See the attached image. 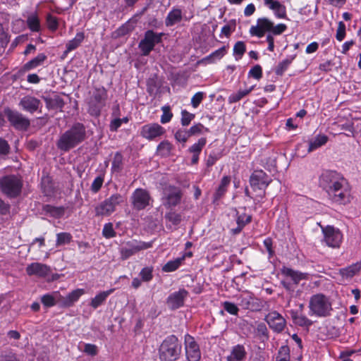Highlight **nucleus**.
Listing matches in <instances>:
<instances>
[{"mask_svg":"<svg viewBox=\"0 0 361 361\" xmlns=\"http://www.w3.org/2000/svg\"><path fill=\"white\" fill-rule=\"evenodd\" d=\"M320 186L334 202L345 204L351 200V187L348 181L335 171H326L319 178Z\"/></svg>","mask_w":361,"mask_h":361,"instance_id":"nucleus-1","label":"nucleus"},{"mask_svg":"<svg viewBox=\"0 0 361 361\" xmlns=\"http://www.w3.org/2000/svg\"><path fill=\"white\" fill-rule=\"evenodd\" d=\"M287 29V26L284 23H274L267 18H260L257 20V24L252 25L250 28V34L261 38L264 36L265 33H268L266 37L267 43H274V39L273 35H279L284 32Z\"/></svg>","mask_w":361,"mask_h":361,"instance_id":"nucleus-2","label":"nucleus"},{"mask_svg":"<svg viewBox=\"0 0 361 361\" xmlns=\"http://www.w3.org/2000/svg\"><path fill=\"white\" fill-rule=\"evenodd\" d=\"M85 138V126L82 123H78L61 135L58 140L57 146L61 150L66 152L81 143Z\"/></svg>","mask_w":361,"mask_h":361,"instance_id":"nucleus-3","label":"nucleus"},{"mask_svg":"<svg viewBox=\"0 0 361 361\" xmlns=\"http://www.w3.org/2000/svg\"><path fill=\"white\" fill-rule=\"evenodd\" d=\"M309 314L317 317H326L331 315L333 310L330 299L322 293L313 295L309 301Z\"/></svg>","mask_w":361,"mask_h":361,"instance_id":"nucleus-4","label":"nucleus"},{"mask_svg":"<svg viewBox=\"0 0 361 361\" xmlns=\"http://www.w3.org/2000/svg\"><path fill=\"white\" fill-rule=\"evenodd\" d=\"M182 346L174 335L167 336L159 348V357L161 361H176L181 353Z\"/></svg>","mask_w":361,"mask_h":361,"instance_id":"nucleus-5","label":"nucleus"},{"mask_svg":"<svg viewBox=\"0 0 361 361\" xmlns=\"http://www.w3.org/2000/svg\"><path fill=\"white\" fill-rule=\"evenodd\" d=\"M107 92L103 87L94 88L88 100V112L94 116H99L106 104Z\"/></svg>","mask_w":361,"mask_h":361,"instance_id":"nucleus-6","label":"nucleus"},{"mask_svg":"<svg viewBox=\"0 0 361 361\" xmlns=\"http://www.w3.org/2000/svg\"><path fill=\"white\" fill-rule=\"evenodd\" d=\"M22 187V180L18 176L8 175L0 179L1 190L8 197H15L19 195Z\"/></svg>","mask_w":361,"mask_h":361,"instance_id":"nucleus-7","label":"nucleus"},{"mask_svg":"<svg viewBox=\"0 0 361 361\" xmlns=\"http://www.w3.org/2000/svg\"><path fill=\"white\" fill-rule=\"evenodd\" d=\"M124 202V197L118 194L111 195L95 207V214L98 216H108L114 213L116 207Z\"/></svg>","mask_w":361,"mask_h":361,"instance_id":"nucleus-8","label":"nucleus"},{"mask_svg":"<svg viewBox=\"0 0 361 361\" xmlns=\"http://www.w3.org/2000/svg\"><path fill=\"white\" fill-rule=\"evenodd\" d=\"M152 242H143L135 239L128 240L123 243L120 248L121 258L123 260L128 259L131 256L136 255L140 251L152 247Z\"/></svg>","mask_w":361,"mask_h":361,"instance_id":"nucleus-9","label":"nucleus"},{"mask_svg":"<svg viewBox=\"0 0 361 361\" xmlns=\"http://www.w3.org/2000/svg\"><path fill=\"white\" fill-rule=\"evenodd\" d=\"M323 241L329 247L338 248L343 241V234L341 231L332 226H322Z\"/></svg>","mask_w":361,"mask_h":361,"instance_id":"nucleus-10","label":"nucleus"},{"mask_svg":"<svg viewBox=\"0 0 361 361\" xmlns=\"http://www.w3.org/2000/svg\"><path fill=\"white\" fill-rule=\"evenodd\" d=\"M271 181V179L262 170L255 171L250 178V183L253 190L261 191L259 195L261 198L264 196V190Z\"/></svg>","mask_w":361,"mask_h":361,"instance_id":"nucleus-11","label":"nucleus"},{"mask_svg":"<svg viewBox=\"0 0 361 361\" xmlns=\"http://www.w3.org/2000/svg\"><path fill=\"white\" fill-rule=\"evenodd\" d=\"M4 116L7 118L11 125L17 130H25L30 126V121L21 113L10 108L4 109Z\"/></svg>","mask_w":361,"mask_h":361,"instance_id":"nucleus-12","label":"nucleus"},{"mask_svg":"<svg viewBox=\"0 0 361 361\" xmlns=\"http://www.w3.org/2000/svg\"><path fill=\"white\" fill-rule=\"evenodd\" d=\"M184 347L186 358L188 361H200L201 351L195 338L187 334L184 336Z\"/></svg>","mask_w":361,"mask_h":361,"instance_id":"nucleus-13","label":"nucleus"},{"mask_svg":"<svg viewBox=\"0 0 361 361\" xmlns=\"http://www.w3.org/2000/svg\"><path fill=\"white\" fill-rule=\"evenodd\" d=\"M131 202L134 209L142 210L150 204L152 198L147 190L137 188L132 194Z\"/></svg>","mask_w":361,"mask_h":361,"instance_id":"nucleus-14","label":"nucleus"},{"mask_svg":"<svg viewBox=\"0 0 361 361\" xmlns=\"http://www.w3.org/2000/svg\"><path fill=\"white\" fill-rule=\"evenodd\" d=\"M161 34H158L152 30H148L145 32V37L139 44V48L142 54L147 56L154 49V46L160 42Z\"/></svg>","mask_w":361,"mask_h":361,"instance_id":"nucleus-15","label":"nucleus"},{"mask_svg":"<svg viewBox=\"0 0 361 361\" xmlns=\"http://www.w3.org/2000/svg\"><path fill=\"white\" fill-rule=\"evenodd\" d=\"M182 193L180 189L169 186L164 190L163 204L166 207H173L178 205L181 200Z\"/></svg>","mask_w":361,"mask_h":361,"instance_id":"nucleus-16","label":"nucleus"},{"mask_svg":"<svg viewBox=\"0 0 361 361\" xmlns=\"http://www.w3.org/2000/svg\"><path fill=\"white\" fill-rule=\"evenodd\" d=\"M239 305L243 308L252 311L260 310L262 307V302L259 299L255 298L251 293L246 292L242 293L239 298Z\"/></svg>","mask_w":361,"mask_h":361,"instance_id":"nucleus-17","label":"nucleus"},{"mask_svg":"<svg viewBox=\"0 0 361 361\" xmlns=\"http://www.w3.org/2000/svg\"><path fill=\"white\" fill-rule=\"evenodd\" d=\"M281 273L286 277L282 281V283L288 290L291 289L290 281H293L294 284H298L301 280L306 278L305 274L294 271L288 267H283L281 270Z\"/></svg>","mask_w":361,"mask_h":361,"instance_id":"nucleus-18","label":"nucleus"},{"mask_svg":"<svg viewBox=\"0 0 361 361\" xmlns=\"http://www.w3.org/2000/svg\"><path fill=\"white\" fill-rule=\"evenodd\" d=\"M165 133L164 128L158 123H149L142 127L140 135L149 140L155 139Z\"/></svg>","mask_w":361,"mask_h":361,"instance_id":"nucleus-19","label":"nucleus"},{"mask_svg":"<svg viewBox=\"0 0 361 361\" xmlns=\"http://www.w3.org/2000/svg\"><path fill=\"white\" fill-rule=\"evenodd\" d=\"M269 327L274 331L281 332L286 326V319L276 311L269 312L265 318Z\"/></svg>","mask_w":361,"mask_h":361,"instance_id":"nucleus-20","label":"nucleus"},{"mask_svg":"<svg viewBox=\"0 0 361 361\" xmlns=\"http://www.w3.org/2000/svg\"><path fill=\"white\" fill-rule=\"evenodd\" d=\"M19 106L23 111L33 114L41 109L42 102L39 99L33 96L26 95L20 99L19 102Z\"/></svg>","mask_w":361,"mask_h":361,"instance_id":"nucleus-21","label":"nucleus"},{"mask_svg":"<svg viewBox=\"0 0 361 361\" xmlns=\"http://www.w3.org/2000/svg\"><path fill=\"white\" fill-rule=\"evenodd\" d=\"M25 271L29 276L44 278L50 274L51 269L47 264L39 262H33L27 266Z\"/></svg>","mask_w":361,"mask_h":361,"instance_id":"nucleus-22","label":"nucleus"},{"mask_svg":"<svg viewBox=\"0 0 361 361\" xmlns=\"http://www.w3.org/2000/svg\"><path fill=\"white\" fill-rule=\"evenodd\" d=\"M188 291L185 289H180L169 295L167 298L166 303L168 307L171 310H176L184 304V300L188 296Z\"/></svg>","mask_w":361,"mask_h":361,"instance_id":"nucleus-23","label":"nucleus"},{"mask_svg":"<svg viewBox=\"0 0 361 361\" xmlns=\"http://www.w3.org/2000/svg\"><path fill=\"white\" fill-rule=\"evenodd\" d=\"M361 270V262L354 263L347 267L339 269L338 275L341 277V281H350L353 276L358 274Z\"/></svg>","mask_w":361,"mask_h":361,"instance_id":"nucleus-24","label":"nucleus"},{"mask_svg":"<svg viewBox=\"0 0 361 361\" xmlns=\"http://www.w3.org/2000/svg\"><path fill=\"white\" fill-rule=\"evenodd\" d=\"M264 5L274 11V16L279 19L286 18V8L276 0H264Z\"/></svg>","mask_w":361,"mask_h":361,"instance_id":"nucleus-25","label":"nucleus"},{"mask_svg":"<svg viewBox=\"0 0 361 361\" xmlns=\"http://www.w3.org/2000/svg\"><path fill=\"white\" fill-rule=\"evenodd\" d=\"M247 357V351L243 345L238 344L233 346L230 354L226 357L227 361H245Z\"/></svg>","mask_w":361,"mask_h":361,"instance_id":"nucleus-26","label":"nucleus"},{"mask_svg":"<svg viewBox=\"0 0 361 361\" xmlns=\"http://www.w3.org/2000/svg\"><path fill=\"white\" fill-rule=\"evenodd\" d=\"M85 293V290L82 288H77L73 290L66 297L62 298L61 305L63 307H71Z\"/></svg>","mask_w":361,"mask_h":361,"instance_id":"nucleus-27","label":"nucleus"},{"mask_svg":"<svg viewBox=\"0 0 361 361\" xmlns=\"http://www.w3.org/2000/svg\"><path fill=\"white\" fill-rule=\"evenodd\" d=\"M329 140L327 135L324 134H318L309 141L307 152H311L325 145Z\"/></svg>","mask_w":361,"mask_h":361,"instance_id":"nucleus-28","label":"nucleus"},{"mask_svg":"<svg viewBox=\"0 0 361 361\" xmlns=\"http://www.w3.org/2000/svg\"><path fill=\"white\" fill-rule=\"evenodd\" d=\"M114 291V289H109L106 291H102L97 293L90 301V306L93 309H97L102 305L107 299V298Z\"/></svg>","mask_w":361,"mask_h":361,"instance_id":"nucleus-29","label":"nucleus"},{"mask_svg":"<svg viewBox=\"0 0 361 361\" xmlns=\"http://www.w3.org/2000/svg\"><path fill=\"white\" fill-rule=\"evenodd\" d=\"M59 292L55 291L52 293L44 294L41 297V302L46 307H51L54 306L59 298H61Z\"/></svg>","mask_w":361,"mask_h":361,"instance_id":"nucleus-30","label":"nucleus"},{"mask_svg":"<svg viewBox=\"0 0 361 361\" xmlns=\"http://www.w3.org/2000/svg\"><path fill=\"white\" fill-rule=\"evenodd\" d=\"M44 101L48 109H62L64 106V102L63 99L59 95H53L51 97H45Z\"/></svg>","mask_w":361,"mask_h":361,"instance_id":"nucleus-31","label":"nucleus"},{"mask_svg":"<svg viewBox=\"0 0 361 361\" xmlns=\"http://www.w3.org/2000/svg\"><path fill=\"white\" fill-rule=\"evenodd\" d=\"M182 20V12L181 10L178 8L172 9L169 14L165 20V23L166 26H172Z\"/></svg>","mask_w":361,"mask_h":361,"instance_id":"nucleus-32","label":"nucleus"},{"mask_svg":"<svg viewBox=\"0 0 361 361\" xmlns=\"http://www.w3.org/2000/svg\"><path fill=\"white\" fill-rule=\"evenodd\" d=\"M242 212L238 211L236 213L238 224V232H240L243 227L252 220V216L245 213V209H243Z\"/></svg>","mask_w":361,"mask_h":361,"instance_id":"nucleus-33","label":"nucleus"},{"mask_svg":"<svg viewBox=\"0 0 361 361\" xmlns=\"http://www.w3.org/2000/svg\"><path fill=\"white\" fill-rule=\"evenodd\" d=\"M46 59L47 56L44 54H39L35 58L27 62L24 65L23 69L25 71L32 70L42 65Z\"/></svg>","mask_w":361,"mask_h":361,"instance_id":"nucleus-34","label":"nucleus"},{"mask_svg":"<svg viewBox=\"0 0 361 361\" xmlns=\"http://www.w3.org/2000/svg\"><path fill=\"white\" fill-rule=\"evenodd\" d=\"M27 25L32 32H39L41 30V25L38 16L36 13H32L27 18Z\"/></svg>","mask_w":361,"mask_h":361,"instance_id":"nucleus-35","label":"nucleus"},{"mask_svg":"<svg viewBox=\"0 0 361 361\" xmlns=\"http://www.w3.org/2000/svg\"><path fill=\"white\" fill-rule=\"evenodd\" d=\"M230 183H231V177L230 176H225L222 178L220 185L218 187V188L214 194L215 200H218V199L221 198L225 194Z\"/></svg>","mask_w":361,"mask_h":361,"instance_id":"nucleus-36","label":"nucleus"},{"mask_svg":"<svg viewBox=\"0 0 361 361\" xmlns=\"http://www.w3.org/2000/svg\"><path fill=\"white\" fill-rule=\"evenodd\" d=\"M254 90V86L250 87L246 90H240L236 92L231 94L228 97L229 103H235L240 101L241 99L249 94Z\"/></svg>","mask_w":361,"mask_h":361,"instance_id":"nucleus-37","label":"nucleus"},{"mask_svg":"<svg viewBox=\"0 0 361 361\" xmlns=\"http://www.w3.org/2000/svg\"><path fill=\"white\" fill-rule=\"evenodd\" d=\"M183 263V258H176L173 260L169 261L162 267V271L164 272H172L177 270Z\"/></svg>","mask_w":361,"mask_h":361,"instance_id":"nucleus-38","label":"nucleus"},{"mask_svg":"<svg viewBox=\"0 0 361 361\" xmlns=\"http://www.w3.org/2000/svg\"><path fill=\"white\" fill-rule=\"evenodd\" d=\"M84 38L85 35L83 32H78L75 37L73 39L68 41V42L66 44L67 51H71L75 49L82 43Z\"/></svg>","mask_w":361,"mask_h":361,"instance_id":"nucleus-39","label":"nucleus"},{"mask_svg":"<svg viewBox=\"0 0 361 361\" xmlns=\"http://www.w3.org/2000/svg\"><path fill=\"white\" fill-rule=\"evenodd\" d=\"M290 314L294 322L300 326H310L312 324V321L307 317L302 314L298 315L297 312L293 310L290 312Z\"/></svg>","mask_w":361,"mask_h":361,"instance_id":"nucleus-40","label":"nucleus"},{"mask_svg":"<svg viewBox=\"0 0 361 361\" xmlns=\"http://www.w3.org/2000/svg\"><path fill=\"white\" fill-rule=\"evenodd\" d=\"M72 235L67 232L59 233L56 234V245L60 247L70 243L72 240Z\"/></svg>","mask_w":361,"mask_h":361,"instance_id":"nucleus-41","label":"nucleus"},{"mask_svg":"<svg viewBox=\"0 0 361 361\" xmlns=\"http://www.w3.org/2000/svg\"><path fill=\"white\" fill-rule=\"evenodd\" d=\"M173 149L172 144L168 140L162 141L157 147V152L162 157H167Z\"/></svg>","mask_w":361,"mask_h":361,"instance_id":"nucleus-42","label":"nucleus"},{"mask_svg":"<svg viewBox=\"0 0 361 361\" xmlns=\"http://www.w3.org/2000/svg\"><path fill=\"white\" fill-rule=\"evenodd\" d=\"M290 348L288 345H282L280 347L276 356V361H290Z\"/></svg>","mask_w":361,"mask_h":361,"instance_id":"nucleus-43","label":"nucleus"},{"mask_svg":"<svg viewBox=\"0 0 361 361\" xmlns=\"http://www.w3.org/2000/svg\"><path fill=\"white\" fill-rule=\"evenodd\" d=\"M246 51V47L243 42H237L233 47V55L235 60L238 61L242 58Z\"/></svg>","mask_w":361,"mask_h":361,"instance_id":"nucleus-44","label":"nucleus"},{"mask_svg":"<svg viewBox=\"0 0 361 361\" xmlns=\"http://www.w3.org/2000/svg\"><path fill=\"white\" fill-rule=\"evenodd\" d=\"M206 144L207 139L205 137H201L197 142L189 147L188 151L190 153L200 154Z\"/></svg>","mask_w":361,"mask_h":361,"instance_id":"nucleus-45","label":"nucleus"},{"mask_svg":"<svg viewBox=\"0 0 361 361\" xmlns=\"http://www.w3.org/2000/svg\"><path fill=\"white\" fill-rule=\"evenodd\" d=\"M174 137L177 142L183 143V146H184L190 136L188 130L185 129H178L175 133Z\"/></svg>","mask_w":361,"mask_h":361,"instance_id":"nucleus-46","label":"nucleus"},{"mask_svg":"<svg viewBox=\"0 0 361 361\" xmlns=\"http://www.w3.org/2000/svg\"><path fill=\"white\" fill-rule=\"evenodd\" d=\"M295 57V55L289 56L286 59L281 61L278 65L276 73L279 74V73H282L283 72H284L288 68L289 65L293 62Z\"/></svg>","mask_w":361,"mask_h":361,"instance_id":"nucleus-47","label":"nucleus"},{"mask_svg":"<svg viewBox=\"0 0 361 361\" xmlns=\"http://www.w3.org/2000/svg\"><path fill=\"white\" fill-rule=\"evenodd\" d=\"M226 54V47L224 46L219 48V49L213 51L209 56H207V59L213 62L216 59H221Z\"/></svg>","mask_w":361,"mask_h":361,"instance_id":"nucleus-48","label":"nucleus"},{"mask_svg":"<svg viewBox=\"0 0 361 361\" xmlns=\"http://www.w3.org/2000/svg\"><path fill=\"white\" fill-rule=\"evenodd\" d=\"M161 111L163 114L161 116V123L164 124L169 123L173 117L170 106L168 105L164 106L161 107Z\"/></svg>","mask_w":361,"mask_h":361,"instance_id":"nucleus-49","label":"nucleus"},{"mask_svg":"<svg viewBox=\"0 0 361 361\" xmlns=\"http://www.w3.org/2000/svg\"><path fill=\"white\" fill-rule=\"evenodd\" d=\"M102 234L106 238H111L116 236V231L111 223L105 224L102 230Z\"/></svg>","mask_w":361,"mask_h":361,"instance_id":"nucleus-50","label":"nucleus"},{"mask_svg":"<svg viewBox=\"0 0 361 361\" xmlns=\"http://www.w3.org/2000/svg\"><path fill=\"white\" fill-rule=\"evenodd\" d=\"M165 218L173 225H178L181 221V216L175 212H170L166 214Z\"/></svg>","mask_w":361,"mask_h":361,"instance_id":"nucleus-51","label":"nucleus"},{"mask_svg":"<svg viewBox=\"0 0 361 361\" xmlns=\"http://www.w3.org/2000/svg\"><path fill=\"white\" fill-rule=\"evenodd\" d=\"M194 118V114L186 110H182L180 123L183 126H188Z\"/></svg>","mask_w":361,"mask_h":361,"instance_id":"nucleus-52","label":"nucleus"},{"mask_svg":"<svg viewBox=\"0 0 361 361\" xmlns=\"http://www.w3.org/2000/svg\"><path fill=\"white\" fill-rule=\"evenodd\" d=\"M47 26H48V28L52 31H55L57 30L58 28V26H59V23H58V19L51 15V14H48L47 16Z\"/></svg>","mask_w":361,"mask_h":361,"instance_id":"nucleus-53","label":"nucleus"},{"mask_svg":"<svg viewBox=\"0 0 361 361\" xmlns=\"http://www.w3.org/2000/svg\"><path fill=\"white\" fill-rule=\"evenodd\" d=\"M223 307H224V309L229 314H233V315L238 314L239 310H238V307L236 306V305H235L234 303L226 301L223 303Z\"/></svg>","mask_w":361,"mask_h":361,"instance_id":"nucleus-54","label":"nucleus"},{"mask_svg":"<svg viewBox=\"0 0 361 361\" xmlns=\"http://www.w3.org/2000/svg\"><path fill=\"white\" fill-rule=\"evenodd\" d=\"M152 267H145L143 268L140 273V276L142 278V280L144 281H149L152 279Z\"/></svg>","mask_w":361,"mask_h":361,"instance_id":"nucleus-55","label":"nucleus"},{"mask_svg":"<svg viewBox=\"0 0 361 361\" xmlns=\"http://www.w3.org/2000/svg\"><path fill=\"white\" fill-rule=\"evenodd\" d=\"M103 183L104 178L102 176L96 177L91 185V190L94 193L97 192L101 189Z\"/></svg>","mask_w":361,"mask_h":361,"instance_id":"nucleus-56","label":"nucleus"},{"mask_svg":"<svg viewBox=\"0 0 361 361\" xmlns=\"http://www.w3.org/2000/svg\"><path fill=\"white\" fill-rule=\"evenodd\" d=\"M248 75L257 80L260 79L262 76V67L259 65L255 66L250 70Z\"/></svg>","mask_w":361,"mask_h":361,"instance_id":"nucleus-57","label":"nucleus"},{"mask_svg":"<svg viewBox=\"0 0 361 361\" xmlns=\"http://www.w3.org/2000/svg\"><path fill=\"white\" fill-rule=\"evenodd\" d=\"M205 129L206 131L208 130L207 128H204V126L201 123H197L195 125H193L188 130V133L190 134V136L197 135L202 133V130Z\"/></svg>","mask_w":361,"mask_h":361,"instance_id":"nucleus-58","label":"nucleus"},{"mask_svg":"<svg viewBox=\"0 0 361 361\" xmlns=\"http://www.w3.org/2000/svg\"><path fill=\"white\" fill-rule=\"evenodd\" d=\"M204 94L202 92H198L192 97L191 104L193 108H197L204 99Z\"/></svg>","mask_w":361,"mask_h":361,"instance_id":"nucleus-59","label":"nucleus"},{"mask_svg":"<svg viewBox=\"0 0 361 361\" xmlns=\"http://www.w3.org/2000/svg\"><path fill=\"white\" fill-rule=\"evenodd\" d=\"M345 35V25L341 22L339 23V26H338L337 32H336V39L338 41L341 42L344 39Z\"/></svg>","mask_w":361,"mask_h":361,"instance_id":"nucleus-60","label":"nucleus"},{"mask_svg":"<svg viewBox=\"0 0 361 361\" xmlns=\"http://www.w3.org/2000/svg\"><path fill=\"white\" fill-rule=\"evenodd\" d=\"M84 352L90 355H95L97 353V348L94 344L87 343L85 345Z\"/></svg>","mask_w":361,"mask_h":361,"instance_id":"nucleus-61","label":"nucleus"},{"mask_svg":"<svg viewBox=\"0 0 361 361\" xmlns=\"http://www.w3.org/2000/svg\"><path fill=\"white\" fill-rule=\"evenodd\" d=\"M235 30V25L231 26L230 25H226L221 28V37L222 35H225L226 37H229L233 31Z\"/></svg>","mask_w":361,"mask_h":361,"instance_id":"nucleus-62","label":"nucleus"},{"mask_svg":"<svg viewBox=\"0 0 361 361\" xmlns=\"http://www.w3.org/2000/svg\"><path fill=\"white\" fill-rule=\"evenodd\" d=\"M9 151V145L8 142L0 138V154H6L8 153Z\"/></svg>","mask_w":361,"mask_h":361,"instance_id":"nucleus-63","label":"nucleus"},{"mask_svg":"<svg viewBox=\"0 0 361 361\" xmlns=\"http://www.w3.org/2000/svg\"><path fill=\"white\" fill-rule=\"evenodd\" d=\"M121 124L122 123L121 118H115L112 120L109 126L111 131H116L118 129V128L121 127Z\"/></svg>","mask_w":361,"mask_h":361,"instance_id":"nucleus-64","label":"nucleus"}]
</instances>
